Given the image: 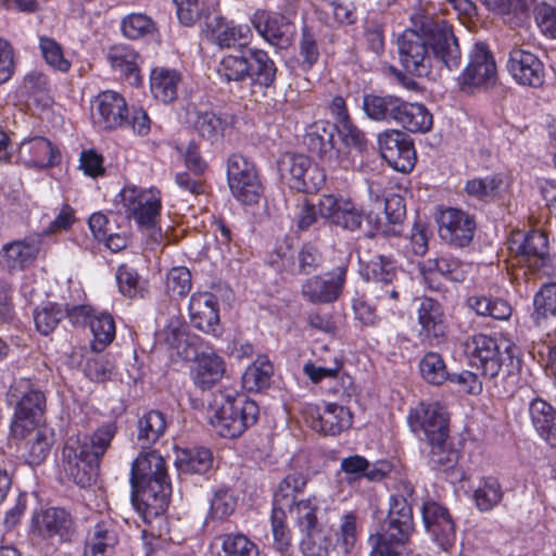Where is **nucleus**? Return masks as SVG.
<instances>
[{
  "label": "nucleus",
  "mask_w": 556,
  "mask_h": 556,
  "mask_svg": "<svg viewBox=\"0 0 556 556\" xmlns=\"http://www.w3.org/2000/svg\"><path fill=\"white\" fill-rule=\"evenodd\" d=\"M400 61L412 75L426 77L433 61L452 71L460 64V50L452 28L445 23L425 22L420 30L406 29L397 38Z\"/></svg>",
  "instance_id": "1"
},
{
  "label": "nucleus",
  "mask_w": 556,
  "mask_h": 556,
  "mask_svg": "<svg viewBox=\"0 0 556 556\" xmlns=\"http://www.w3.org/2000/svg\"><path fill=\"white\" fill-rule=\"evenodd\" d=\"M464 350L470 366L479 370L484 379L493 382L500 395L513 392L518 367L514 343L478 333L466 339Z\"/></svg>",
  "instance_id": "2"
},
{
  "label": "nucleus",
  "mask_w": 556,
  "mask_h": 556,
  "mask_svg": "<svg viewBox=\"0 0 556 556\" xmlns=\"http://www.w3.org/2000/svg\"><path fill=\"white\" fill-rule=\"evenodd\" d=\"M117 427L109 422L100 427L91 438L86 434L71 435L63 447V469L80 488L96 482L102 456L116 434Z\"/></svg>",
  "instance_id": "3"
},
{
  "label": "nucleus",
  "mask_w": 556,
  "mask_h": 556,
  "mask_svg": "<svg viewBox=\"0 0 556 556\" xmlns=\"http://www.w3.org/2000/svg\"><path fill=\"white\" fill-rule=\"evenodd\" d=\"M130 484L132 500L144 505L146 514L159 516L165 511L172 485L165 459L157 451H143L134 459Z\"/></svg>",
  "instance_id": "4"
},
{
  "label": "nucleus",
  "mask_w": 556,
  "mask_h": 556,
  "mask_svg": "<svg viewBox=\"0 0 556 556\" xmlns=\"http://www.w3.org/2000/svg\"><path fill=\"white\" fill-rule=\"evenodd\" d=\"M257 417V404L232 390L219 391L210 405V425L217 435L225 439L239 438L256 422Z\"/></svg>",
  "instance_id": "5"
},
{
  "label": "nucleus",
  "mask_w": 556,
  "mask_h": 556,
  "mask_svg": "<svg viewBox=\"0 0 556 556\" xmlns=\"http://www.w3.org/2000/svg\"><path fill=\"white\" fill-rule=\"evenodd\" d=\"M408 424L432 446L430 462L433 466H451L454 463V453L445 451L448 425L444 406L438 402H421L409 413Z\"/></svg>",
  "instance_id": "6"
},
{
  "label": "nucleus",
  "mask_w": 556,
  "mask_h": 556,
  "mask_svg": "<svg viewBox=\"0 0 556 556\" xmlns=\"http://www.w3.org/2000/svg\"><path fill=\"white\" fill-rule=\"evenodd\" d=\"M307 479L303 473L294 472L285 477L274 493L271 509V531L275 548L285 555L291 545V531L287 525V509L294 506L296 497L303 493Z\"/></svg>",
  "instance_id": "7"
},
{
  "label": "nucleus",
  "mask_w": 556,
  "mask_h": 556,
  "mask_svg": "<svg viewBox=\"0 0 556 556\" xmlns=\"http://www.w3.org/2000/svg\"><path fill=\"white\" fill-rule=\"evenodd\" d=\"M359 274L367 281H372L377 291L376 296L384 301L396 302L399 290L394 282L397 280L399 267L394 260L381 254H371L369 247L359 245L357 250Z\"/></svg>",
  "instance_id": "8"
},
{
  "label": "nucleus",
  "mask_w": 556,
  "mask_h": 556,
  "mask_svg": "<svg viewBox=\"0 0 556 556\" xmlns=\"http://www.w3.org/2000/svg\"><path fill=\"white\" fill-rule=\"evenodd\" d=\"M278 165L282 179L295 191L316 192L325 184L324 169L304 154L287 153Z\"/></svg>",
  "instance_id": "9"
},
{
  "label": "nucleus",
  "mask_w": 556,
  "mask_h": 556,
  "mask_svg": "<svg viewBox=\"0 0 556 556\" xmlns=\"http://www.w3.org/2000/svg\"><path fill=\"white\" fill-rule=\"evenodd\" d=\"M509 248L519 256V263L533 271L551 275L556 269V257L548 253V240L541 230L515 233Z\"/></svg>",
  "instance_id": "10"
},
{
  "label": "nucleus",
  "mask_w": 556,
  "mask_h": 556,
  "mask_svg": "<svg viewBox=\"0 0 556 556\" xmlns=\"http://www.w3.org/2000/svg\"><path fill=\"white\" fill-rule=\"evenodd\" d=\"M496 83V64L483 42H476L468 53V63L458 77V86L464 92L478 88H489Z\"/></svg>",
  "instance_id": "11"
},
{
  "label": "nucleus",
  "mask_w": 556,
  "mask_h": 556,
  "mask_svg": "<svg viewBox=\"0 0 556 556\" xmlns=\"http://www.w3.org/2000/svg\"><path fill=\"white\" fill-rule=\"evenodd\" d=\"M336 128L329 122L317 121L312 123L305 131L304 143L330 167L348 169L353 165L346 153L341 152L334 144Z\"/></svg>",
  "instance_id": "12"
},
{
  "label": "nucleus",
  "mask_w": 556,
  "mask_h": 556,
  "mask_svg": "<svg viewBox=\"0 0 556 556\" xmlns=\"http://www.w3.org/2000/svg\"><path fill=\"white\" fill-rule=\"evenodd\" d=\"M302 416L313 430L325 435H338L348 430L353 422L352 413L348 407L329 402L320 405L305 404Z\"/></svg>",
  "instance_id": "13"
},
{
  "label": "nucleus",
  "mask_w": 556,
  "mask_h": 556,
  "mask_svg": "<svg viewBox=\"0 0 556 556\" xmlns=\"http://www.w3.org/2000/svg\"><path fill=\"white\" fill-rule=\"evenodd\" d=\"M90 116L93 126L100 130L124 128L128 123V105L118 92L101 91L90 101Z\"/></svg>",
  "instance_id": "14"
},
{
  "label": "nucleus",
  "mask_w": 556,
  "mask_h": 556,
  "mask_svg": "<svg viewBox=\"0 0 556 556\" xmlns=\"http://www.w3.org/2000/svg\"><path fill=\"white\" fill-rule=\"evenodd\" d=\"M123 206L128 217L139 226H152L162 208L161 193L157 189H141L127 186L119 192Z\"/></svg>",
  "instance_id": "15"
},
{
  "label": "nucleus",
  "mask_w": 556,
  "mask_h": 556,
  "mask_svg": "<svg viewBox=\"0 0 556 556\" xmlns=\"http://www.w3.org/2000/svg\"><path fill=\"white\" fill-rule=\"evenodd\" d=\"M16 392L23 394L16 405L14 420L11 425V433L14 438H24L30 428L37 424L38 417L42 414L45 396L40 391L29 389L28 381H20L12 387V395H15Z\"/></svg>",
  "instance_id": "16"
},
{
  "label": "nucleus",
  "mask_w": 556,
  "mask_h": 556,
  "mask_svg": "<svg viewBox=\"0 0 556 556\" xmlns=\"http://www.w3.org/2000/svg\"><path fill=\"white\" fill-rule=\"evenodd\" d=\"M439 236L448 245L464 248L472 241L476 220L463 210L447 207L438 217Z\"/></svg>",
  "instance_id": "17"
},
{
  "label": "nucleus",
  "mask_w": 556,
  "mask_h": 556,
  "mask_svg": "<svg viewBox=\"0 0 556 556\" xmlns=\"http://www.w3.org/2000/svg\"><path fill=\"white\" fill-rule=\"evenodd\" d=\"M346 269L337 268L334 271L314 275L301 286L302 296L312 304H330L336 302L345 283Z\"/></svg>",
  "instance_id": "18"
},
{
  "label": "nucleus",
  "mask_w": 556,
  "mask_h": 556,
  "mask_svg": "<svg viewBox=\"0 0 556 556\" xmlns=\"http://www.w3.org/2000/svg\"><path fill=\"white\" fill-rule=\"evenodd\" d=\"M122 526L110 516L100 517L87 531L84 556H113Z\"/></svg>",
  "instance_id": "19"
},
{
  "label": "nucleus",
  "mask_w": 556,
  "mask_h": 556,
  "mask_svg": "<svg viewBox=\"0 0 556 556\" xmlns=\"http://www.w3.org/2000/svg\"><path fill=\"white\" fill-rule=\"evenodd\" d=\"M422 521L427 532L444 551L455 542V525L448 510L439 503L429 501L421 508Z\"/></svg>",
  "instance_id": "20"
},
{
  "label": "nucleus",
  "mask_w": 556,
  "mask_h": 556,
  "mask_svg": "<svg viewBox=\"0 0 556 556\" xmlns=\"http://www.w3.org/2000/svg\"><path fill=\"white\" fill-rule=\"evenodd\" d=\"M188 312L194 328L214 337L220 334L218 302L213 293H193L189 301Z\"/></svg>",
  "instance_id": "21"
},
{
  "label": "nucleus",
  "mask_w": 556,
  "mask_h": 556,
  "mask_svg": "<svg viewBox=\"0 0 556 556\" xmlns=\"http://www.w3.org/2000/svg\"><path fill=\"white\" fill-rule=\"evenodd\" d=\"M507 71L522 86L538 88L544 83V65L532 52L514 48L507 60Z\"/></svg>",
  "instance_id": "22"
},
{
  "label": "nucleus",
  "mask_w": 556,
  "mask_h": 556,
  "mask_svg": "<svg viewBox=\"0 0 556 556\" xmlns=\"http://www.w3.org/2000/svg\"><path fill=\"white\" fill-rule=\"evenodd\" d=\"M250 21L260 36L271 46L287 48L291 43L293 26L285 15L256 10Z\"/></svg>",
  "instance_id": "23"
},
{
  "label": "nucleus",
  "mask_w": 556,
  "mask_h": 556,
  "mask_svg": "<svg viewBox=\"0 0 556 556\" xmlns=\"http://www.w3.org/2000/svg\"><path fill=\"white\" fill-rule=\"evenodd\" d=\"M318 211L323 218L351 231L357 230L363 222L362 212L351 200L332 194H324L319 199Z\"/></svg>",
  "instance_id": "24"
},
{
  "label": "nucleus",
  "mask_w": 556,
  "mask_h": 556,
  "mask_svg": "<svg viewBox=\"0 0 556 556\" xmlns=\"http://www.w3.org/2000/svg\"><path fill=\"white\" fill-rule=\"evenodd\" d=\"M226 374L224 358L214 351L198 353L190 369L195 388L206 391L217 384Z\"/></svg>",
  "instance_id": "25"
},
{
  "label": "nucleus",
  "mask_w": 556,
  "mask_h": 556,
  "mask_svg": "<svg viewBox=\"0 0 556 556\" xmlns=\"http://www.w3.org/2000/svg\"><path fill=\"white\" fill-rule=\"evenodd\" d=\"M73 521L67 511L61 508H49L36 513L31 519V531L42 539L58 536L64 541L71 534Z\"/></svg>",
  "instance_id": "26"
},
{
  "label": "nucleus",
  "mask_w": 556,
  "mask_h": 556,
  "mask_svg": "<svg viewBox=\"0 0 556 556\" xmlns=\"http://www.w3.org/2000/svg\"><path fill=\"white\" fill-rule=\"evenodd\" d=\"M58 151L52 143L43 137H33L23 140L15 155V162L27 167H49L56 162Z\"/></svg>",
  "instance_id": "27"
},
{
  "label": "nucleus",
  "mask_w": 556,
  "mask_h": 556,
  "mask_svg": "<svg viewBox=\"0 0 556 556\" xmlns=\"http://www.w3.org/2000/svg\"><path fill=\"white\" fill-rule=\"evenodd\" d=\"M417 319L420 326L419 336L424 339H440L446 334L445 317L437 301L424 298L417 309Z\"/></svg>",
  "instance_id": "28"
},
{
  "label": "nucleus",
  "mask_w": 556,
  "mask_h": 556,
  "mask_svg": "<svg viewBox=\"0 0 556 556\" xmlns=\"http://www.w3.org/2000/svg\"><path fill=\"white\" fill-rule=\"evenodd\" d=\"M38 252L37 239L15 240L2 247L0 263L11 270L23 269L34 262Z\"/></svg>",
  "instance_id": "29"
},
{
  "label": "nucleus",
  "mask_w": 556,
  "mask_h": 556,
  "mask_svg": "<svg viewBox=\"0 0 556 556\" xmlns=\"http://www.w3.org/2000/svg\"><path fill=\"white\" fill-rule=\"evenodd\" d=\"M402 99L388 93H366L363 97L362 108L365 115L375 122H394Z\"/></svg>",
  "instance_id": "30"
},
{
  "label": "nucleus",
  "mask_w": 556,
  "mask_h": 556,
  "mask_svg": "<svg viewBox=\"0 0 556 556\" xmlns=\"http://www.w3.org/2000/svg\"><path fill=\"white\" fill-rule=\"evenodd\" d=\"M181 74L163 66L154 67L150 73V91L154 99L169 103L177 99Z\"/></svg>",
  "instance_id": "31"
},
{
  "label": "nucleus",
  "mask_w": 556,
  "mask_h": 556,
  "mask_svg": "<svg viewBox=\"0 0 556 556\" xmlns=\"http://www.w3.org/2000/svg\"><path fill=\"white\" fill-rule=\"evenodd\" d=\"M529 414L538 434L556 447V409L544 400L535 399L530 403Z\"/></svg>",
  "instance_id": "32"
},
{
  "label": "nucleus",
  "mask_w": 556,
  "mask_h": 556,
  "mask_svg": "<svg viewBox=\"0 0 556 556\" xmlns=\"http://www.w3.org/2000/svg\"><path fill=\"white\" fill-rule=\"evenodd\" d=\"M394 122L410 132H427L433 124L432 114L424 104L403 99Z\"/></svg>",
  "instance_id": "33"
},
{
  "label": "nucleus",
  "mask_w": 556,
  "mask_h": 556,
  "mask_svg": "<svg viewBox=\"0 0 556 556\" xmlns=\"http://www.w3.org/2000/svg\"><path fill=\"white\" fill-rule=\"evenodd\" d=\"M137 442L146 448L155 444L167 429V419L164 413L152 409L144 413L137 421Z\"/></svg>",
  "instance_id": "34"
},
{
  "label": "nucleus",
  "mask_w": 556,
  "mask_h": 556,
  "mask_svg": "<svg viewBox=\"0 0 556 556\" xmlns=\"http://www.w3.org/2000/svg\"><path fill=\"white\" fill-rule=\"evenodd\" d=\"M139 59L138 53L126 45H115L108 52V61L112 68L131 84H138L140 80Z\"/></svg>",
  "instance_id": "35"
},
{
  "label": "nucleus",
  "mask_w": 556,
  "mask_h": 556,
  "mask_svg": "<svg viewBox=\"0 0 556 556\" xmlns=\"http://www.w3.org/2000/svg\"><path fill=\"white\" fill-rule=\"evenodd\" d=\"M421 274L427 277L438 273L451 281H464L470 270V265L453 256L429 258L419 265Z\"/></svg>",
  "instance_id": "36"
},
{
  "label": "nucleus",
  "mask_w": 556,
  "mask_h": 556,
  "mask_svg": "<svg viewBox=\"0 0 556 556\" xmlns=\"http://www.w3.org/2000/svg\"><path fill=\"white\" fill-rule=\"evenodd\" d=\"M252 38V30L248 25H236L216 20V26L212 28L211 39L219 48H231L247 46Z\"/></svg>",
  "instance_id": "37"
},
{
  "label": "nucleus",
  "mask_w": 556,
  "mask_h": 556,
  "mask_svg": "<svg viewBox=\"0 0 556 556\" xmlns=\"http://www.w3.org/2000/svg\"><path fill=\"white\" fill-rule=\"evenodd\" d=\"M20 439H26L24 446L26 462L36 466L49 455L53 444V432L47 428H37L35 425L24 438Z\"/></svg>",
  "instance_id": "38"
},
{
  "label": "nucleus",
  "mask_w": 556,
  "mask_h": 556,
  "mask_svg": "<svg viewBox=\"0 0 556 556\" xmlns=\"http://www.w3.org/2000/svg\"><path fill=\"white\" fill-rule=\"evenodd\" d=\"M249 76L252 81L263 87H270L275 79L277 67L268 53L261 49L247 51Z\"/></svg>",
  "instance_id": "39"
},
{
  "label": "nucleus",
  "mask_w": 556,
  "mask_h": 556,
  "mask_svg": "<svg viewBox=\"0 0 556 556\" xmlns=\"http://www.w3.org/2000/svg\"><path fill=\"white\" fill-rule=\"evenodd\" d=\"M192 125L202 138L211 143H215L225 136L231 126V122L216 115L212 111H197L194 112Z\"/></svg>",
  "instance_id": "40"
},
{
  "label": "nucleus",
  "mask_w": 556,
  "mask_h": 556,
  "mask_svg": "<svg viewBox=\"0 0 556 556\" xmlns=\"http://www.w3.org/2000/svg\"><path fill=\"white\" fill-rule=\"evenodd\" d=\"M274 366L266 356H258L243 372L242 386L249 392H258L270 386Z\"/></svg>",
  "instance_id": "41"
},
{
  "label": "nucleus",
  "mask_w": 556,
  "mask_h": 556,
  "mask_svg": "<svg viewBox=\"0 0 556 556\" xmlns=\"http://www.w3.org/2000/svg\"><path fill=\"white\" fill-rule=\"evenodd\" d=\"M212 453L204 447L181 450L176 457L177 468L185 473H205L212 467Z\"/></svg>",
  "instance_id": "42"
},
{
  "label": "nucleus",
  "mask_w": 556,
  "mask_h": 556,
  "mask_svg": "<svg viewBox=\"0 0 556 556\" xmlns=\"http://www.w3.org/2000/svg\"><path fill=\"white\" fill-rule=\"evenodd\" d=\"M467 304L469 308L475 311L478 315L489 316L500 320L508 319L513 312L507 301L483 294L469 296Z\"/></svg>",
  "instance_id": "43"
},
{
  "label": "nucleus",
  "mask_w": 556,
  "mask_h": 556,
  "mask_svg": "<svg viewBox=\"0 0 556 556\" xmlns=\"http://www.w3.org/2000/svg\"><path fill=\"white\" fill-rule=\"evenodd\" d=\"M163 340L173 355L181 359H189L193 353L189 341L187 328L179 320H172L163 330Z\"/></svg>",
  "instance_id": "44"
},
{
  "label": "nucleus",
  "mask_w": 556,
  "mask_h": 556,
  "mask_svg": "<svg viewBox=\"0 0 556 556\" xmlns=\"http://www.w3.org/2000/svg\"><path fill=\"white\" fill-rule=\"evenodd\" d=\"M319 508V501L315 495L298 501L294 506L287 509L295 520L302 533L318 529L316 513Z\"/></svg>",
  "instance_id": "45"
},
{
  "label": "nucleus",
  "mask_w": 556,
  "mask_h": 556,
  "mask_svg": "<svg viewBox=\"0 0 556 556\" xmlns=\"http://www.w3.org/2000/svg\"><path fill=\"white\" fill-rule=\"evenodd\" d=\"M503 495L498 480L494 477H485L476 488L473 500L480 511H490L501 503Z\"/></svg>",
  "instance_id": "46"
},
{
  "label": "nucleus",
  "mask_w": 556,
  "mask_h": 556,
  "mask_svg": "<svg viewBox=\"0 0 556 556\" xmlns=\"http://www.w3.org/2000/svg\"><path fill=\"white\" fill-rule=\"evenodd\" d=\"M532 318L541 327L548 316H556V283L543 285L533 298Z\"/></svg>",
  "instance_id": "47"
},
{
  "label": "nucleus",
  "mask_w": 556,
  "mask_h": 556,
  "mask_svg": "<svg viewBox=\"0 0 556 556\" xmlns=\"http://www.w3.org/2000/svg\"><path fill=\"white\" fill-rule=\"evenodd\" d=\"M336 546L331 534L318 527V529L303 533L300 543L304 556H328L331 548Z\"/></svg>",
  "instance_id": "48"
},
{
  "label": "nucleus",
  "mask_w": 556,
  "mask_h": 556,
  "mask_svg": "<svg viewBox=\"0 0 556 556\" xmlns=\"http://www.w3.org/2000/svg\"><path fill=\"white\" fill-rule=\"evenodd\" d=\"M216 73L225 83L242 81L249 76L247 54H227L219 61Z\"/></svg>",
  "instance_id": "49"
},
{
  "label": "nucleus",
  "mask_w": 556,
  "mask_h": 556,
  "mask_svg": "<svg viewBox=\"0 0 556 556\" xmlns=\"http://www.w3.org/2000/svg\"><path fill=\"white\" fill-rule=\"evenodd\" d=\"M89 325L94 338L92 342L93 350H103L115 338V323L109 313L93 314Z\"/></svg>",
  "instance_id": "50"
},
{
  "label": "nucleus",
  "mask_w": 556,
  "mask_h": 556,
  "mask_svg": "<svg viewBox=\"0 0 556 556\" xmlns=\"http://www.w3.org/2000/svg\"><path fill=\"white\" fill-rule=\"evenodd\" d=\"M421 377L431 384L441 386L450 378L443 357L437 352H428L419 363Z\"/></svg>",
  "instance_id": "51"
},
{
  "label": "nucleus",
  "mask_w": 556,
  "mask_h": 556,
  "mask_svg": "<svg viewBox=\"0 0 556 556\" xmlns=\"http://www.w3.org/2000/svg\"><path fill=\"white\" fill-rule=\"evenodd\" d=\"M225 556H258L257 545L242 533H226L217 539Z\"/></svg>",
  "instance_id": "52"
},
{
  "label": "nucleus",
  "mask_w": 556,
  "mask_h": 556,
  "mask_svg": "<svg viewBox=\"0 0 556 556\" xmlns=\"http://www.w3.org/2000/svg\"><path fill=\"white\" fill-rule=\"evenodd\" d=\"M341 368L342 363L338 359H334L333 365L329 367L319 366L313 362H307L303 366V371L314 383H318L324 379L340 378L344 391L349 392L353 381L352 378L348 375L340 376Z\"/></svg>",
  "instance_id": "53"
},
{
  "label": "nucleus",
  "mask_w": 556,
  "mask_h": 556,
  "mask_svg": "<svg viewBox=\"0 0 556 556\" xmlns=\"http://www.w3.org/2000/svg\"><path fill=\"white\" fill-rule=\"evenodd\" d=\"M414 531V521L401 518H387V523L377 538L392 544H405Z\"/></svg>",
  "instance_id": "54"
},
{
  "label": "nucleus",
  "mask_w": 556,
  "mask_h": 556,
  "mask_svg": "<svg viewBox=\"0 0 556 556\" xmlns=\"http://www.w3.org/2000/svg\"><path fill=\"white\" fill-rule=\"evenodd\" d=\"M232 195L243 204H255L258 202L263 187L258 174L251 175V178H243L229 182Z\"/></svg>",
  "instance_id": "55"
},
{
  "label": "nucleus",
  "mask_w": 556,
  "mask_h": 556,
  "mask_svg": "<svg viewBox=\"0 0 556 556\" xmlns=\"http://www.w3.org/2000/svg\"><path fill=\"white\" fill-rule=\"evenodd\" d=\"M357 521L358 517L354 511H346L339 519V528L334 533V543L345 554L351 552L357 541Z\"/></svg>",
  "instance_id": "56"
},
{
  "label": "nucleus",
  "mask_w": 556,
  "mask_h": 556,
  "mask_svg": "<svg viewBox=\"0 0 556 556\" xmlns=\"http://www.w3.org/2000/svg\"><path fill=\"white\" fill-rule=\"evenodd\" d=\"M502 179L498 176H486L468 180L465 190L467 194L479 200L489 201L498 194L502 187Z\"/></svg>",
  "instance_id": "57"
},
{
  "label": "nucleus",
  "mask_w": 556,
  "mask_h": 556,
  "mask_svg": "<svg viewBox=\"0 0 556 556\" xmlns=\"http://www.w3.org/2000/svg\"><path fill=\"white\" fill-rule=\"evenodd\" d=\"M39 48L49 66L61 73H67L70 71L71 61L64 56L62 47L54 39L40 37Z\"/></svg>",
  "instance_id": "58"
},
{
  "label": "nucleus",
  "mask_w": 556,
  "mask_h": 556,
  "mask_svg": "<svg viewBox=\"0 0 556 556\" xmlns=\"http://www.w3.org/2000/svg\"><path fill=\"white\" fill-rule=\"evenodd\" d=\"M65 317L63 307L59 304H48L35 311L34 321L39 332L47 336L51 333L58 324Z\"/></svg>",
  "instance_id": "59"
},
{
  "label": "nucleus",
  "mask_w": 556,
  "mask_h": 556,
  "mask_svg": "<svg viewBox=\"0 0 556 556\" xmlns=\"http://www.w3.org/2000/svg\"><path fill=\"white\" fill-rule=\"evenodd\" d=\"M166 292L170 296H185L191 289V273L185 266L173 267L166 275Z\"/></svg>",
  "instance_id": "60"
},
{
  "label": "nucleus",
  "mask_w": 556,
  "mask_h": 556,
  "mask_svg": "<svg viewBox=\"0 0 556 556\" xmlns=\"http://www.w3.org/2000/svg\"><path fill=\"white\" fill-rule=\"evenodd\" d=\"M122 31L129 39H138L154 30L153 21L141 13H132L122 21Z\"/></svg>",
  "instance_id": "61"
},
{
  "label": "nucleus",
  "mask_w": 556,
  "mask_h": 556,
  "mask_svg": "<svg viewBox=\"0 0 556 556\" xmlns=\"http://www.w3.org/2000/svg\"><path fill=\"white\" fill-rule=\"evenodd\" d=\"M295 250L288 244L278 245L267 258L268 265L280 274L295 273Z\"/></svg>",
  "instance_id": "62"
},
{
  "label": "nucleus",
  "mask_w": 556,
  "mask_h": 556,
  "mask_svg": "<svg viewBox=\"0 0 556 556\" xmlns=\"http://www.w3.org/2000/svg\"><path fill=\"white\" fill-rule=\"evenodd\" d=\"M299 54L301 58L300 65L303 71H309L319 59V49L316 38L307 27L302 29Z\"/></svg>",
  "instance_id": "63"
},
{
  "label": "nucleus",
  "mask_w": 556,
  "mask_h": 556,
  "mask_svg": "<svg viewBox=\"0 0 556 556\" xmlns=\"http://www.w3.org/2000/svg\"><path fill=\"white\" fill-rule=\"evenodd\" d=\"M386 162L397 172H410L416 162L415 150L412 141L406 139L394 153H387Z\"/></svg>",
  "instance_id": "64"
}]
</instances>
